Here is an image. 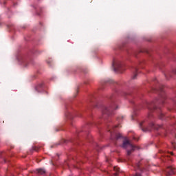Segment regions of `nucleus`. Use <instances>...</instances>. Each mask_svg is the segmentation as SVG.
<instances>
[{
    "label": "nucleus",
    "instance_id": "f257e3e1",
    "mask_svg": "<svg viewBox=\"0 0 176 176\" xmlns=\"http://www.w3.org/2000/svg\"><path fill=\"white\" fill-rule=\"evenodd\" d=\"M160 98L159 99H156V101L147 102L146 103V108L152 112V111H155V109H157V104H164V101L166 100V94L163 91V87L160 88Z\"/></svg>",
    "mask_w": 176,
    "mask_h": 176
},
{
    "label": "nucleus",
    "instance_id": "f03ea898",
    "mask_svg": "<svg viewBox=\"0 0 176 176\" xmlns=\"http://www.w3.org/2000/svg\"><path fill=\"white\" fill-rule=\"evenodd\" d=\"M111 103L109 107H104L102 109V113L104 115H112V112L116 109H119V105H118V102L114 96L110 98Z\"/></svg>",
    "mask_w": 176,
    "mask_h": 176
},
{
    "label": "nucleus",
    "instance_id": "7ed1b4c3",
    "mask_svg": "<svg viewBox=\"0 0 176 176\" xmlns=\"http://www.w3.org/2000/svg\"><path fill=\"white\" fill-rule=\"evenodd\" d=\"M122 147L124 148V149H127V155L130 156L131 155V152L134 151V145L130 142L129 140H124L123 141Z\"/></svg>",
    "mask_w": 176,
    "mask_h": 176
},
{
    "label": "nucleus",
    "instance_id": "20e7f679",
    "mask_svg": "<svg viewBox=\"0 0 176 176\" xmlns=\"http://www.w3.org/2000/svg\"><path fill=\"white\" fill-rule=\"evenodd\" d=\"M112 65L115 72H122L124 71L123 64L118 59L113 60Z\"/></svg>",
    "mask_w": 176,
    "mask_h": 176
},
{
    "label": "nucleus",
    "instance_id": "39448f33",
    "mask_svg": "<svg viewBox=\"0 0 176 176\" xmlns=\"http://www.w3.org/2000/svg\"><path fill=\"white\" fill-rule=\"evenodd\" d=\"M120 127L119 125H116L112 129H110L109 131L111 133V140L113 141H116L119 140V138H122V135L120 133H113V129Z\"/></svg>",
    "mask_w": 176,
    "mask_h": 176
},
{
    "label": "nucleus",
    "instance_id": "423d86ee",
    "mask_svg": "<svg viewBox=\"0 0 176 176\" xmlns=\"http://www.w3.org/2000/svg\"><path fill=\"white\" fill-rule=\"evenodd\" d=\"M152 129H156L155 123L151 122L148 127L142 128V131H151Z\"/></svg>",
    "mask_w": 176,
    "mask_h": 176
},
{
    "label": "nucleus",
    "instance_id": "0eeeda50",
    "mask_svg": "<svg viewBox=\"0 0 176 176\" xmlns=\"http://www.w3.org/2000/svg\"><path fill=\"white\" fill-rule=\"evenodd\" d=\"M132 72L133 73L132 79H137V72H138V69L137 68V66H133L132 67Z\"/></svg>",
    "mask_w": 176,
    "mask_h": 176
},
{
    "label": "nucleus",
    "instance_id": "6e6552de",
    "mask_svg": "<svg viewBox=\"0 0 176 176\" xmlns=\"http://www.w3.org/2000/svg\"><path fill=\"white\" fill-rule=\"evenodd\" d=\"M166 176L173 175V174H174V169L173 168V167H168L166 170Z\"/></svg>",
    "mask_w": 176,
    "mask_h": 176
},
{
    "label": "nucleus",
    "instance_id": "1a4fd4ad",
    "mask_svg": "<svg viewBox=\"0 0 176 176\" xmlns=\"http://www.w3.org/2000/svg\"><path fill=\"white\" fill-rule=\"evenodd\" d=\"M36 173L38 175H45V174H46V170L43 168H39L36 170Z\"/></svg>",
    "mask_w": 176,
    "mask_h": 176
},
{
    "label": "nucleus",
    "instance_id": "9d476101",
    "mask_svg": "<svg viewBox=\"0 0 176 176\" xmlns=\"http://www.w3.org/2000/svg\"><path fill=\"white\" fill-rule=\"evenodd\" d=\"M20 61L21 63H22V64H23V65H25V64H27V59L25 58V57H21Z\"/></svg>",
    "mask_w": 176,
    "mask_h": 176
},
{
    "label": "nucleus",
    "instance_id": "9b49d317",
    "mask_svg": "<svg viewBox=\"0 0 176 176\" xmlns=\"http://www.w3.org/2000/svg\"><path fill=\"white\" fill-rule=\"evenodd\" d=\"M123 119H124V116H120L117 118V121L118 122V123H120V122H122V120H123Z\"/></svg>",
    "mask_w": 176,
    "mask_h": 176
},
{
    "label": "nucleus",
    "instance_id": "f8f14e48",
    "mask_svg": "<svg viewBox=\"0 0 176 176\" xmlns=\"http://www.w3.org/2000/svg\"><path fill=\"white\" fill-rule=\"evenodd\" d=\"M159 118L161 120L164 119V113H163V112H162V111H160V113H159Z\"/></svg>",
    "mask_w": 176,
    "mask_h": 176
},
{
    "label": "nucleus",
    "instance_id": "ddd939ff",
    "mask_svg": "<svg viewBox=\"0 0 176 176\" xmlns=\"http://www.w3.org/2000/svg\"><path fill=\"white\" fill-rule=\"evenodd\" d=\"M168 155H171V156H173V155H174V154L173 153V152L166 153V156L168 157L169 156Z\"/></svg>",
    "mask_w": 176,
    "mask_h": 176
},
{
    "label": "nucleus",
    "instance_id": "4468645a",
    "mask_svg": "<svg viewBox=\"0 0 176 176\" xmlns=\"http://www.w3.org/2000/svg\"><path fill=\"white\" fill-rule=\"evenodd\" d=\"M39 87H42V84H39L37 87H36V90L38 91V89H39Z\"/></svg>",
    "mask_w": 176,
    "mask_h": 176
},
{
    "label": "nucleus",
    "instance_id": "2eb2a0df",
    "mask_svg": "<svg viewBox=\"0 0 176 176\" xmlns=\"http://www.w3.org/2000/svg\"><path fill=\"white\" fill-rule=\"evenodd\" d=\"M148 118L149 119H151V118H152V113H148Z\"/></svg>",
    "mask_w": 176,
    "mask_h": 176
},
{
    "label": "nucleus",
    "instance_id": "dca6fc26",
    "mask_svg": "<svg viewBox=\"0 0 176 176\" xmlns=\"http://www.w3.org/2000/svg\"><path fill=\"white\" fill-rule=\"evenodd\" d=\"M133 140H135V141H138V138H137L135 136H133Z\"/></svg>",
    "mask_w": 176,
    "mask_h": 176
},
{
    "label": "nucleus",
    "instance_id": "f3484780",
    "mask_svg": "<svg viewBox=\"0 0 176 176\" xmlns=\"http://www.w3.org/2000/svg\"><path fill=\"white\" fill-rule=\"evenodd\" d=\"M108 82H109V83H113V81L112 80H109Z\"/></svg>",
    "mask_w": 176,
    "mask_h": 176
},
{
    "label": "nucleus",
    "instance_id": "a211bd4d",
    "mask_svg": "<svg viewBox=\"0 0 176 176\" xmlns=\"http://www.w3.org/2000/svg\"><path fill=\"white\" fill-rule=\"evenodd\" d=\"M142 124H144V122H141V123L140 124V126L141 128H142Z\"/></svg>",
    "mask_w": 176,
    "mask_h": 176
},
{
    "label": "nucleus",
    "instance_id": "6ab92c4d",
    "mask_svg": "<svg viewBox=\"0 0 176 176\" xmlns=\"http://www.w3.org/2000/svg\"><path fill=\"white\" fill-rule=\"evenodd\" d=\"M47 64L50 65V64H52V60H50V61H47Z\"/></svg>",
    "mask_w": 176,
    "mask_h": 176
},
{
    "label": "nucleus",
    "instance_id": "aec40b11",
    "mask_svg": "<svg viewBox=\"0 0 176 176\" xmlns=\"http://www.w3.org/2000/svg\"><path fill=\"white\" fill-rule=\"evenodd\" d=\"M166 79H168V74H165Z\"/></svg>",
    "mask_w": 176,
    "mask_h": 176
},
{
    "label": "nucleus",
    "instance_id": "412c9836",
    "mask_svg": "<svg viewBox=\"0 0 176 176\" xmlns=\"http://www.w3.org/2000/svg\"><path fill=\"white\" fill-rule=\"evenodd\" d=\"M173 74H176V69L173 71Z\"/></svg>",
    "mask_w": 176,
    "mask_h": 176
},
{
    "label": "nucleus",
    "instance_id": "4be33fe9",
    "mask_svg": "<svg viewBox=\"0 0 176 176\" xmlns=\"http://www.w3.org/2000/svg\"><path fill=\"white\" fill-rule=\"evenodd\" d=\"M67 118H70V117H69V116H67Z\"/></svg>",
    "mask_w": 176,
    "mask_h": 176
}]
</instances>
